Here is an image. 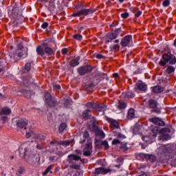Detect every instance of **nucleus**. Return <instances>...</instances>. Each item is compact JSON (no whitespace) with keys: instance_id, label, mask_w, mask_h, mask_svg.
<instances>
[{"instance_id":"obj_48","label":"nucleus","mask_w":176,"mask_h":176,"mask_svg":"<svg viewBox=\"0 0 176 176\" xmlns=\"http://www.w3.org/2000/svg\"><path fill=\"white\" fill-rule=\"evenodd\" d=\"M107 37L109 39H111V41H113V39H116V38H118L113 32L112 33H109Z\"/></svg>"},{"instance_id":"obj_53","label":"nucleus","mask_w":176,"mask_h":176,"mask_svg":"<svg viewBox=\"0 0 176 176\" xmlns=\"http://www.w3.org/2000/svg\"><path fill=\"white\" fill-rule=\"evenodd\" d=\"M114 34L116 35L117 38L119 36V34L122 32V28H119L118 29H116L115 31L113 32Z\"/></svg>"},{"instance_id":"obj_62","label":"nucleus","mask_w":176,"mask_h":176,"mask_svg":"<svg viewBox=\"0 0 176 176\" xmlns=\"http://www.w3.org/2000/svg\"><path fill=\"white\" fill-rule=\"evenodd\" d=\"M117 25H119V22L117 21H115L113 22V23L111 25H110V27H116Z\"/></svg>"},{"instance_id":"obj_56","label":"nucleus","mask_w":176,"mask_h":176,"mask_svg":"<svg viewBox=\"0 0 176 176\" xmlns=\"http://www.w3.org/2000/svg\"><path fill=\"white\" fill-rule=\"evenodd\" d=\"M47 27H49V23L47 22H43V24L41 25V28H43V30H46Z\"/></svg>"},{"instance_id":"obj_18","label":"nucleus","mask_w":176,"mask_h":176,"mask_svg":"<svg viewBox=\"0 0 176 176\" xmlns=\"http://www.w3.org/2000/svg\"><path fill=\"white\" fill-rule=\"evenodd\" d=\"M96 145L98 146V148H104V151H108L109 149V144H108V141L104 140L101 141L99 140L98 142H96Z\"/></svg>"},{"instance_id":"obj_35","label":"nucleus","mask_w":176,"mask_h":176,"mask_svg":"<svg viewBox=\"0 0 176 176\" xmlns=\"http://www.w3.org/2000/svg\"><path fill=\"white\" fill-rule=\"evenodd\" d=\"M146 162H150L151 163H155L156 162V156L153 154H147V157H146Z\"/></svg>"},{"instance_id":"obj_57","label":"nucleus","mask_w":176,"mask_h":176,"mask_svg":"<svg viewBox=\"0 0 176 176\" xmlns=\"http://www.w3.org/2000/svg\"><path fill=\"white\" fill-rule=\"evenodd\" d=\"M102 171H103V174H108V173H111L112 170H111V168H102Z\"/></svg>"},{"instance_id":"obj_33","label":"nucleus","mask_w":176,"mask_h":176,"mask_svg":"<svg viewBox=\"0 0 176 176\" xmlns=\"http://www.w3.org/2000/svg\"><path fill=\"white\" fill-rule=\"evenodd\" d=\"M82 137L84 139L80 140V144H85V142H86V140H87V138L90 137V133H89V131H84V132L82 133Z\"/></svg>"},{"instance_id":"obj_11","label":"nucleus","mask_w":176,"mask_h":176,"mask_svg":"<svg viewBox=\"0 0 176 176\" xmlns=\"http://www.w3.org/2000/svg\"><path fill=\"white\" fill-rule=\"evenodd\" d=\"M16 52L20 56L21 58H25L28 56V48L26 47H23L21 44H19L17 47Z\"/></svg>"},{"instance_id":"obj_9","label":"nucleus","mask_w":176,"mask_h":176,"mask_svg":"<svg viewBox=\"0 0 176 176\" xmlns=\"http://www.w3.org/2000/svg\"><path fill=\"white\" fill-rule=\"evenodd\" d=\"M106 120L109 123V126L112 129L113 132L116 131V130H120V125L119 124V122L118 120L111 118L109 117H106Z\"/></svg>"},{"instance_id":"obj_29","label":"nucleus","mask_w":176,"mask_h":176,"mask_svg":"<svg viewBox=\"0 0 176 176\" xmlns=\"http://www.w3.org/2000/svg\"><path fill=\"white\" fill-rule=\"evenodd\" d=\"M164 91V88L161 87V86H155L154 87L152 88V92L155 93L156 94L159 93H162V91Z\"/></svg>"},{"instance_id":"obj_61","label":"nucleus","mask_w":176,"mask_h":176,"mask_svg":"<svg viewBox=\"0 0 176 176\" xmlns=\"http://www.w3.org/2000/svg\"><path fill=\"white\" fill-rule=\"evenodd\" d=\"M61 52H62V54H63V56H65V54H67V53H68V49H67V48H63L62 50H61Z\"/></svg>"},{"instance_id":"obj_12","label":"nucleus","mask_w":176,"mask_h":176,"mask_svg":"<svg viewBox=\"0 0 176 176\" xmlns=\"http://www.w3.org/2000/svg\"><path fill=\"white\" fill-rule=\"evenodd\" d=\"M84 156H91L93 152V144L90 141H87L85 144L83 150Z\"/></svg>"},{"instance_id":"obj_38","label":"nucleus","mask_w":176,"mask_h":176,"mask_svg":"<svg viewBox=\"0 0 176 176\" xmlns=\"http://www.w3.org/2000/svg\"><path fill=\"white\" fill-rule=\"evenodd\" d=\"M120 145V149H121L123 152L129 151V148L127 147V142H121Z\"/></svg>"},{"instance_id":"obj_43","label":"nucleus","mask_w":176,"mask_h":176,"mask_svg":"<svg viewBox=\"0 0 176 176\" xmlns=\"http://www.w3.org/2000/svg\"><path fill=\"white\" fill-rule=\"evenodd\" d=\"M118 107L120 109H126L127 108V104L124 102L119 101Z\"/></svg>"},{"instance_id":"obj_47","label":"nucleus","mask_w":176,"mask_h":176,"mask_svg":"<svg viewBox=\"0 0 176 176\" xmlns=\"http://www.w3.org/2000/svg\"><path fill=\"white\" fill-rule=\"evenodd\" d=\"M25 172V169L23 167H19L16 172V175L21 176V175L24 174Z\"/></svg>"},{"instance_id":"obj_26","label":"nucleus","mask_w":176,"mask_h":176,"mask_svg":"<svg viewBox=\"0 0 176 176\" xmlns=\"http://www.w3.org/2000/svg\"><path fill=\"white\" fill-rule=\"evenodd\" d=\"M19 93L23 94L24 97L26 98H31V96H32V91L31 90L22 89L19 90Z\"/></svg>"},{"instance_id":"obj_46","label":"nucleus","mask_w":176,"mask_h":176,"mask_svg":"<svg viewBox=\"0 0 176 176\" xmlns=\"http://www.w3.org/2000/svg\"><path fill=\"white\" fill-rule=\"evenodd\" d=\"M52 168H53V164L50 165V166L46 168V170H45L44 172H43L42 175H43V176L47 175V174H49V173H50V170H52Z\"/></svg>"},{"instance_id":"obj_7","label":"nucleus","mask_w":176,"mask_h":176,"mask_svg":"<svg viewBox=\"0 0 176 176\" xmlns=\"http://www.w3.org/2000/svg\"><path fill=\"white\" fill-rule=\"evenodd\" d=\"M26 135L25 137L26 138H30L32 137V138H34V140H38V141H41V142H43L45 141V139L46 137L41 133H36L32 131L28 132L25 131Z\"/></svg>"},{"instance_id":"obj_58","label":"nucleus","mask_w":176,"mask_h":176,"mask_svg":"<svg viewBox=\"0 0 176 176\" xmlns=\"http://www.w3.org/2000/svg\"><path fill=\"white\" fill-rule=\"evenodd\" d=\"M129 12H124V13L121 14L122 19H127V17H129Z\"/></svg>"},{"instance_id":"obj_27","label":"nucleus","mask_w":176,"mask_h":176,"mask_svg":"<svg viewBox=\"0 0 176 176\" xmlns=\"http://www.w3.org/2000/svg\"><path fill=\"white\" fill-rule=\"evenodd\" d=\"M91 110L90 109H86L82 113V119H89L91 116Z\"/></svg>"},{"instance_id":"obj_63","label":"nucleus","mask_w":176,"mask_h":176,"mask_svg":"<svg viewBox=\"0 0 176 176\" xmlns=\"http://www.w3.org/2000/svg\"><path fill=\"white\" fill-rule=\"evenodd\" d=\"M49 160H50V162H54V160H56V156L50 155L49 157Z\"/></svg>"},{"instance_id":"obj_10","label":"nucleus","mask_w":176,"mask_h":176,"mask_svg":"<svg viewBox=\"0 0 176 176\" xmlns=\"http://www.w3.org/2000/svg\"><path fill=\"white\" fill-rule=\"evenodd\" d=\"M94 67L89 65H82L77 69V72L82 76V75H85V74H89V72H91L93 71Z\"/></svg>"},{"instance_id":"obj_5","label":"nucleus","mask_w":176,"mask_h":176,"mask_svg":"<svg viewBox=\"0 0 176 176\" xmlns=\"http://www.w3.org/2000/svg\"><path fill=\"white\" fill-rule=\"evenodd\" d=\"M45 102L48 107H55V105H58L59 102L56 100V98L52 96L50 93L47 92L44 95Z\"/></svg>"},{"instance_id":"obj_55","label":"nucleus","mask_w":176,"mask_h":176,"mask_svg":"<svg viewBox=\"0 0 176 176\" xmlns=\"http://www.w3.org/2000/svg\"><path fill=\"white\" fill-rule=\"evenodd\" d=\"M122 142L120 141H119V140L118 139H114L112 141V145H119V144H120Z\"/></svg>"},{"instance_id":"obj_52","label":"nucleus","mask_w":176,"mask_h":176,"mask_svg":"<svg viewBox=\"0 0 176 176\" xmlns=\"http://www.w3.org/2000/svg\"><path fill=\"white\" fill-rule=\"evenodd\" d=\"M94 174H103L102 167L95 168V172Z\"/></svg>"},{"instance_id":"obj_2","label":"nucleus","mask_w":176,"mask_h":176,"mask_svg":"<svg viewBox=\"0 0 176 176\" xmlns=\"http://www.w3.org/2000/svg\"><path fill=\"white\" fill-rule=\"evenodd\" d=\"M159 64L161 67H166L167 64H169L170 65H175L176 57L174 54H171V52H168L167 53L162 54Z\"/></svg>"},{"instance_id":"obj_14","label":"nucleus","mask_w":176,"mask_h":176,"mask_svg":"<svg viewBox=\"0 0 176 176\" xmlns=\"http://www.w3.org/2000/svg\"><path fill=\"white\" fill-rule=\"evenodd\" d=\"M156 137H157V134L155 132H152L149 135L142 136V140L146 142V144H152V142H155V138H156Z\"/></svg>"},{"instance_id":"obj_30","label":"nucleus","mask_w":176,"mask_h":176,"mask_svg":"<svg viewBox=\"0 0 176 176\" xmlns=\"http://www.w3.org/2000/svg\"><path fill=\"white\" fill-rule=\"evenodd\" d=\"M1 115L9 116L12 113V110L8 107H3L1 111Z\"/></svg>"},{"instance_id":"obj_54","label":"nucleus","mask_w":176,"mask_h":176,"mask_svg":"<svg viewBox=\"0 0 176 176\" xmlns=\"http://www.w3.org/2000/svg\"><path fill=\"white\" fill-rule=\"evenodd\" d=\"M95 56L98 59V60H101V59H104L107 58L106 56H104V55H102L101 54H96Z\"/></svg>"},{"instance_id":"obj_60","label":"nucleus","mask_w":176,"mask_h":176,"mask_svg":"<svg viewBox=\"0 0 176 176\" xmlns=\"http://www.w3.org/2000/svg\"><path fill=\"white\" fill-rule=\"evenodd\" d=\"M54 89H55L56 90H61V86L58 84H54L53 85Z\"/></svg>"},{"instance_id":"obj_28","label":"nucleus","mask_w":176,"mask_h":176,"mask_svg":"<svg viewBox=\"0 0 176 176\" xmlns=\"http://www.w3.org/2000/svg\"><path fill=\"white\" fill-rule=\"evenodd\" d=\"M138 90H140L141 91H146V89H148V85L145 84V82H140L136 84Z\"/></svg>"},{"instance_id":"obj_15","label":"nucleus","mask_w":176,"mask_h":176,"mask_svg":"<svg viewBox=\"0 0 176 176\" xmlns=\"http://www.w3.org/2000/svg\"><path fill=\"white\" fill-rule=\"evenodd\" d=\"M18 151L19 153V156L20 157H21V159H25V156L28 155V153H30V152H32V150L30 149V148L25 147L23 148L22 146L19 147Z\"/></svg>"},{"instance_id":"obj_20","label":"nucleus","mask_w":176,"mask_h":176,"mask_svg":"<svg viewBox=\"0 0 176 176\" xmlns=\"http://www.w3.org/2000/svg\"><path fill=\"white\" fill-rule=\"evenodd\" d=\"M23 84L24 86H28L29 83L34 82V78L32 76H26L22 78Z\"/></svg>"},{"instance_id":"obj_22","label":"nucleus","mask_w":176,"mask_h":176,"mask_svg":"<svg viewBox=\"0 0 176 176\" xmlns=\"http://www.w3.org/2000/svg\"><path fill=\"white\" fill-rule=\"evenodd\" d=\"M80 56H77L74 58H73L70 62H69V65L70 67H72V68H75V67H78V65H79V64H80Z\"/></svg>"},{"instance_id":"obj_21","label":"nucleus","mask_w":176,"mask_h":176,"mask_svg":"<svg viewBox=\"0 0 176 176\" xmlns=\"http://www.w3.org/2000/svg\"><path fill=\"white\" fill-rule=\"evenodd\" d=\"M123 98H128L129 100L134 98L135 97V93L133 91H126L122 93Z\"/></svg>"},{"instance_id":"obj_4","label":"nucleus","mask_w":176,"mask_h":176,"mask_svg":"<svg viewBox=\"0 0 176 176\" xmlns=\"http://www.w3.org/2000/svg\"><path fill=\"white\" fill-rule=\"evenodd\" d=\"M159 107V102L155 99H149L148 100V108L151 110L153 113H161L162 109L157 107Z\"/></svg>"},{"instance_id":"obj_59","label":"nucleus","mask_w":176,"mask_h":176,"mask_svg":"<svg viewBox=\"0 0 176 176\" xmlns=\"http://www.w3.org/2000/svg\"><path fill=\"white\" fill-rule=\"evenodd\" d=\"M142 72V69L138 68V69L135 70V71L133 72V75H138V74H141Z\"/></svg>"},{"instance_id":"obj_13","label":"nucleus","mask_w":176,"mask_h":176,"mask_svg":"<svg viewBox=\"0 0 176 176\" xmlns=\"http://www.w3.org/2000/svg\"><path fill=\"white\" fill-rule=\"evenodd\" d=\"M131 42H133V36L131 34H129L122 38L120 45L123 47H129V46H131Z\"/></svg>"},{"instance_id":"obj_8","label":"nucleus","mask_w":176,"mask_h":176,"mask_svg":"<svg viewBox=\"0 0 176 176\" xmlns=\"http://www.w3.org/2000/svg\"><path fill=\"white\" fill-rule=\"evenodd\" d=\"M16 126L17 131H20L22 133H24L23 131H21L23 129V130H27V126H28V121L27 119H19L16 121Z\"/></svg>"},{"instance_id":"obj_1","label":"nucleus","mask_w":176,"mask_h":176,"mask_svg":"<svg viewBox=\"0 0 176 176\" xmlns=\"http://www.w3.org/2000/svg\"><path fill=\"white\" fill-rule=\"evenodd\" d=\"M74 8L78 11L76 13H73L70 15V17H80V16H89V14H93V13H96V12H97V8H85L83 4L75 5Z\"/></svg>"},{"instance_id":"obj_44","label":"nucleus","mask_w":176,"mask_h":176,"mask_svg":"<svg viewBox=\"0 0 176 176\" xmlns=\"http://www.w3.org/2000/svg\"><path fill=\"white\" fill-rule=\"evenodd\" d=\"M92 129H94L96 131L98 130V126L96 124V119L94 118L93 120L90 121Z\"/></svg>"},{"instance_id":"obj_32","label":"nucleus","mask_w":176,"mask_h":176,"mask_svg":"<svg viewBox=\"0 0 176 176\" xmlns=\"http://www.w3.org/2000/svg\"><path fill=\"white\" fill-rule=\"evenodd\" d=\"M36 52L38 56H45V48H43L41 45H38L36 49Z\"/></svg>"},{"instance_id":"obj_36","label":"nucleus","mask_w":176,"mask_h":176,"mask_svg":"<svg viewBox=\"0 0 176 176\" xmlns=\"http://www.w3.org/2000/svg\"><path fill=\"white\" fill-rule=\"evenodd\" d=\"M32 143L30 144V146L33 145L34 146V147L36 148V149H38V151H43V146H42V144H40L39 143H38V142L36 141H32L31 142Z\"/></svg>"},{"instance_id":"obj_24","label":"nucleus","mask_w":176,"mask_h":176,"mask_svg":"<svg viewBox=\"0 0 176 176\" xmlns=\"http://www.w3.org/2000/svg\"><path fill=\"white\" fill-rule=\"evenodd\" d=\"M151 122L154 124H156V126H166V122L160 120V118H153L151 119Z\"/></svg>"},{"instance_id":"obj_42","label":"nucleus","mask_w":176,"mask_h":176,"mask_svg":"<svg viewBox=\"0 0 176 176\" xmlns=\"http://www.w3.org/2000/svg\"><path fill=\"white\" fill-rule=\"evenodd\" d=\"M175 67H174V66L173 65H169L167 68H166V72L167 74H173V72H175Z\"/></svg>"},{"instance_id":"obj_64","label":"nucleus","mask_w":176,"mask_h":176,"mask_svg":"<svg viewBox=\"0 0 176 176\" xmlns=\"http://www.w3.org/2000/svg\"><path fill=\"white\" fill-rule=\"evenodd\" d=\"M141 14H142V11H138L135 14V17H140V16H141Z\"/></svg>"},{"instance_id":"obj_3","label":"nucleus","mask_w":176,"mask_h":176,"mask_svg":"<svg viewBox=\"0 0 176 176\" xmlns=\"http://www.w3.org/2000/svg\"><path fill=\"white\" fill-rule=\"evenodd\" d=\"M80 156L76 154H70L67 156V162L70 164L69 168L72 170H80V163L79 160Z\"/></svg>"},{"instance_id":"obj_16","label":"nucleus","mask_w":176,"mask_h":176,"mask_svg":"<svg viewBox=\"0 0 176 176\" xmlns=\"http://www.w3.org/2000/svg\"><path fill=\"white\" fill-rule=\"evenodd\" d=\"M46 2L47 5H45V8H47L48 12H50L52 14H54V12H56V4L53 1H41ZM48 5V6H47Z\"/></svg>"},{"instance_id":"obj_6","label":"nucleus","mask_w":176,"mask_h":176,"mask_svg":"<svg viewBox=\"0 0 176 176\" xmlns=\"http://www.w3.org/2000/svg\"><path fill=\"white\" fill-rule=\"evenodd\" d=\"M45 102L48 107H55V105H58L59 102L56 100V98L52 96L50 93L47 92L44 95Z\"/></svg>"},{"instance_id":"obj_41","label":"nucleus","mask_w":176,"mask_h":176,"mask_svg":"<svg viewBox=\"0 0 176 176\" xmlns=\"http://www.w3.org/2000/svg\"><path fill=\"white\" fill-rule=\"evenodd\" d=\"M85 107H87V108H89L88 109H96V103H91L90 102H88L86 103Z\"/></svg>"},{"instance_id":"obj_37","label":"nucleus","mask_w":176,"mask_h":176,"mask_svg":"<svg viewBox=\"0 0 176 176\" xmlns=\"http://www.w3.org/2000/svg\"><path fill=\"white\" fill-rule=\"evenodd\" d=\"M72 142H75L74 140H72L71 141H60L58 144L59 145H63V146H69Z\"/></svg>"},{"instance_id":"obj_39","label":"nucleus","mask_w":176,"mask_h":176,"mask_svg":"<svg viewBox=\"0 0 176 176\" xmlns=\"http://www.w3.org/2000/svg\"><path fill=\"white\" fill-rule=\"evenodd\" d=\"M113 135L117 137V138H122V140H124V138H126V136L116 131H113Z\"/></svg>"},{"instance_id":"obj_19","label":"nucleus","mask_w":176,"mask_h":176,"mask_svg":"<svg viewBox=\"0 0 176 176\" xmlns=\"http://www.w3.org/2000/svg\"><path fill=\"white\" fill-rule=\"evenodd\" d=\"M44 46V54H47V56H53V54H55L56 50L50 48V47H47V44L43 43Z\"/></svg>"},{"instance_id":"obj_31","label":"nucleus","mask_w":176,"mask_h":176,"mask_svg":"<svg viewBox=\"0 0 176 176\" xmlns=\"http://www.w3.org/2000/svg\"><path fill=\"white\" fill-rule=\"evenodd\" d=\"M95 109L98 112H104L107 111V106L105 104H96Z\"/></svg>"},{"instance_id":"obj_34","label":"nucleus","mask_w":176,"mask_h":176,"mask_svg":"<svg viewBox=\"0 0 176 176\" xmlns=\"http://www.w3.org/2000/svg\"><path fill=\"white\" fill-rule=\"evenodd\" d=\"M96 87V85H94V83L91 82L89 84H86L84 86V90H85L86 91H90L91 90H93V89H94Z\"/></svg>"},{"instance_id":"obj_40","label":"nucleus","mask_w":176,"mask_h":176,"mask_svg":"<svg viewBox=\"0 0 176 176\" xmlns=\"http://www.w3.org/2000/svg\"><path fill=\"white\" fill-rule=\"evenodd\" d=\"M67 129V124L65 122H62L58 128L59 133H64V130Z\"/></svg>"},{"instance_id":"obj_45","label":"nucleus","mask_w":176,"mask_h":176,"mask_svg":"<svg viewBox=\"0 0 176 176\" xmlns=\"http://www.w3.org/2000/svg\"><path fill=\"white\" fill-rule=\"evenodd\" d=\"M170 138H171V136H170L169 134L167 133H162V138L161 140H162L163 141H167L168 140H170Z\"/></svg>"},{"instance_id":"obj_25","label":"nucleus","mask_w":176,"mask_h":176,"mask_svg":"<svg viewBox=\"0 0 176 176\" xmlns=\"http://www.w3.org/2000/svg\"><path fill=\"white\" fill-rule=\"evenodd\" d=\"M127 120H133L135 118V110L134 109H129L127 113Z\"/></svg>"},{"instance_id":"obj_49","label":"nucleus","mask_w":176,"mask_h":176,"mask_svg":"<svg viewBox=\"0 0 176 176\" xmlns=\"http://www.w3.org/2000/svg\"><path fill=\"white\" fill-rule=\"evenodd\" d=\"M138 157H140V159H142V160H146V157L148 156V154L146 153H140L138 155Z\"/></svg>"},{"instance_id":"obj_23","label":"nucleus","mask_w":176,"mask_h":176,"mask_svg":"<svg viewBox=\"0 0 176 176\" xmlns=\"http://www.w3.org/2000/svg\"><path fill=\"white\" fill-rule=\"evenodd\" d=\"M32 64H34V62H32V60H29L28 63H26L24 67L22 69V72H30V71H31L32 68Z\"/></svg>"},{"instance_id":"obj_51","label":"nucleus","mask_w":176,"mask_h":176,"mask_svg":"<svg viewBox=\"0 0 176 176\" xmlns=\"http://www.w3.org/2000/svg\"><path fill=\"white\" fill-rule=\"evenodd\" d=\"M74 38L76 41H82L83 39V36L81 34H76L73 36Z\"/></svg>"},{"instance_id":"obj_17","label":"nucleus","mask_w":176,"mask_h":176,"mask_svg":"<svg viewBox=\"0 0 176 176\" xmlns=\"http://www.w3.org/2000/svg\"><path fill=\"white\" fill-rule=\"evenodd\" d=\"M8 56L9 58H10V60H14V61H19V60H21V58L19 54V52H17V50L14 52H9L8 54Z\"/></svg>"},{"instance_id":"obj_50","label":"nucleus","mask_w":176,"mask_h":176,"mask_svg":"<svg viewBox=\"0 0 176 176\" xmlns=\"http://www.w3.org/2000/svg\"><path fill=\"white\" fill-rule=\"evenodd\" d=\"M171 2L170 1V0H164V1L162 2V6H164V8H168Z\"/></svg>"}]
</instances>
